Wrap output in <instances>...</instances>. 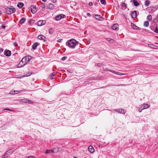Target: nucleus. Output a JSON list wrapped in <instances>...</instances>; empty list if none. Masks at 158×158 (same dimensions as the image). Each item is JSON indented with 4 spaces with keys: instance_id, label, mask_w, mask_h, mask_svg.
Segmentation results:
<instances>
[{
    "instance_id": "1",
    "label": "nucleus",
    "mask_w": 158,
    "mask_h": 158,
    "mask_svg": "<svg viewBox=\"0 0 158 158\" xmlns=\"http://www.w3.org/2000/svg\"><path fill=\"white\" fill-rule=\"evenodd\" d=\"M77 41L74 39H72L69 40L68 43V45L69 47L74 48L76 44Z\"/></svg>"
},
{
    "instance_id": "2",
    "label": "nucleus",
    "mask_w": 158,
    "mask_h": 158,
    "mask_svg": "<svg viewBox=\"0 0 158 158\" xmlns=\"http://www.w3.org/2000/svg\"><path fill=\"white\" fill-rule=\"evenodd\" d=\"M16 11L15 8L11 6L10 7H7L5 9V11L7 14H10L11 13H14Z\"/></svg>"
},
{
    "instance_id": "3",
    "label": "nucleus",
    "mask_w": 158,
    "mask_h": 158,
    "mask_svg": "<svg viewBox=\"0 0 158 158\" xmlns=\"http://www.w3.org/2000/svg\"><path fill=\"white\" fill-rule=\"evenodd\" d=\"M30 59L28 57L25 56L22 59V61L25 64L30 61Z\"/></svg>"
},
{
    "instance_id": "4",
    "label": "nucleus",
    "mask_w": 158,
    "mask_h": 158,
    "mask_svg": "<svg viewBox=\"0 0 158 158\" xmlns=\"http://www.w3.org/2000/svg\"><path fill=\"white\" fill-rule=\"evenodd\" d=\"M111 27L112 29L116 31H118L119 29L118 25L117 24H114Z\"/></svg>"
},
{
    "instance_id": "5",
    "label": "nucleus",
    "mask_w": 158,
    "mask_h": 158,
    "mask_svg": "<svg viewBox=\"0 0 158 158\" xmlns=\"http://www.w3.org/2000/svg\"><path fill=\"white\" fill-rule=\"evenodd\" d=\"M64 15L60 14L56 16L55 17V19L56 20L58 21L60 20L61 18H64Z\"/></svg>"
},
{
    "instance_id": "6",
    "label": "nucleus",
    "mask_w": 158,
    "mask_h": 158,
    "mask_svg": "<svg viewBox=\"0 0 158 158\" xmlns=\"http://www.w3.org/2000/svg\"><path fill=\"white\" fill-rule=\"evenodd\" d=\"M31 12L32 13L34 14L36 13L37 10L35 6H31Z\"/></svg>"
},
{
    "instance_id": "7",
    "label": "nucleus",
    "mask_w": 158,
    "mask_h": 158,
    "mask_svg": "<svg viewBox=\"0 0 158 158\" xmlns=\"http://www.w3.org/2000/svg\"><path fill=\"white\" fill-rule=\"evenodd\" d=\"M93 17L95 18L96 19L98 20H102V17L101 16L98 15H93Z\"/></svg>"
},
{
    "instance_id": "8",
    "label": "nucleus",
    "mask_w": 158,
    "mask_h": 158,
    "mask_svg": "<svg viewBox=\"0 0 158 158\" xmlns=\"http://www.w3.org/2000/svg\"><path fill=\"white\" fill-rule=\"evenodd\" d=\"M45 21H39L38 22L37 25L39 26H41L45 23Z\"/></svg>"
},
{
    "instance_id": "9",
    "label": "nucleus",
    "mask_w": 158,
    "mask_h": 158,
    "mask_svg": "<svg viewBox=\"0 0 158 158\" xmlns=\"http://www.w3.org/2000/svg\"><path fill=\"white\" fill-rule=\"evenodd\" d=\"M88 150L89 152L91 153H93L94 151V149L91 145L89 146L88 147Z\"/></svg>"
},
{
    "instance_id": "10",
    "label": "nucleus",
    "mask_w": 158,
    "mask_h": 158,
    "mask_svg": "<svg viewBox=\"0 0 158 158\" xmlns=\"http://www.w3.org/2000/svg\"><path fill=\"white\" fill-rule=\"evenodd\" d=\"M131 16L132 18H135L137 16L136 11L135 10L133 11L131 14Z\"/></svg>"
},
{
    "instance_id": "11",
    "label": "nucleus",
    "mask_w": 158,
    "mask_h": 158,
    "mask_svg": "<svg viewBox=\"0 0 158 158\" xmlns=\"http://www.w3.org/2000/svg\"><path fill=\"white\" fill-rule=\"evenodd\" d=\"M61 150V148H54L52 150V151H53V152H56L58 151H60Z\"/></svg>"
},
{
    "instance_id": "12",
    "label": "nucleus",
    "mask_w": 158,
    "mask_h": 158,
    "mask_svg": "<svg viewBox=\"0 0 158 158\" xmlns=\"http://www.w3.org/2000/svg\"><path fill=\"white\" fill-rule=\"evenodd\" d=\"M25 64L24 63H23V62L22 61V60H21V61H20L19 64H18V66L19 68H20L23 66L24 65H25Z\"/></svg>"
},
{
    "instance_id": "13",
    "label": "nucleus",
    "mask_w": 158,
    "mask_h": 158,
    "mask_svg": "<svg viewBox=\"0 0 158 158\" xmlns=\"http://www.w3.org/2000/svg\"><path fill=\"white\" fill-rule=\"evenodd\" d=\"M4 54L7 56H10L11 55V52L9 50H7Z\"/></svg>"
},
{
    "instance_id": "14",
    "label": "nucleus",
    "mask_w": 158,
    "mask_h": 158,
    "mask_svg": "<svg viewBox=\"0 0 158 158\" xmlns=\"http://www.w3.org/2000/svg\"><path fill=\"white\" fill-rule=\"evenodd\" d=\"M38 39H39L42 40L44 41L45 40V36H43V35H40L38 36Z\"/></svg>"
},
{
    "instance_id": "15",
    "label": "nucleus",
    "mask_w": 158,
    "mask_h": 158,
    "mask_svg": "<svg viewBox=\"0 0 158 158\" xmlns=\"http://www.w3.org/2000/svg\"><path fill=\"white\" fill-rule=\"evenodd\" d=\"M48 8L52 10L53 9L54 7V5L52 3H50L48 4Z\"/></svg>"
},
{
    "instance_id": "16",
    "label": "nucleus",
    "mask_w": 158,
    "mask_h": 158,
    "mask_svg": "<svg viewBox=\"0 0 158 158\" xmlns=\"http://www.w3.org/2000/svg\"><path fill=\"white\" fill-rule=\"evenodd\" d=\"M107 40L109 41V42L110 43H111L112 44H114V41L113 39L108 38L107 39Z\"/></svg>"
},
{
    "instance_id": "17",
    "label": "nucleus",
    "mask_w": 158,
    "mask_h": 158,
    "mask_svg": "<svg viewBox=\"0 0 158 158\" xmlns=\"http://www.w3.org/2000/svg\"><path fill=\"white\" fill-rule=\"evenodd\" d=\"M13 152V149H10L6 152V154H8V155H9L11 154Z\"/></svg>"
},
{
    "instance_id": "18",
    "label": "nucleus",
    "mask_w": 158,
    "mask_h": 158,
    "mask_svg": "<svg viewBox=\"0 0 158 158\" xmlns=\"http://www.w3.org/2000/svg\"><path fill=\"white\" fill-rule=\"evenodd\" d=\"M109 71H110V72H112L113 73H114L115 74H118V75H124V74H123L122 73H120L117 72H115V71H113L111 70H109Z\"/></svg>"
},
{
    "instance_id": "19",
    "label": "nucleus",
    "mask_w": 158,
    "mask_h": 158,
    "mask_svg": "<svg viewBox=\"0 0 158 158\" xmlns=\"http://www.w3.org/2000/svg\"><path fill=\"white\" fill-rule=\"evenodd\" d=\"M26 18H22L20 20V21H19V23H21V24H23V23L26 20Z\"/></svg>"
},
{
    "instance_id": "20",
    "label": "nucleus",
    "mask_w": 158,
    "mask_h": 158,
    "mask_svg": "<svg viewBox=\"0 0 158 158\" xmlns=\"http://www.w3.org/2000/svg\"><path fill=\"white\" fill-rule=\"evenodd\" d=\"M21 91H16V90H14V91H11L10 92V94H14V93H15V94H19V92H21Z\"/></svg>"
},
{
    "instance_id": "21",
    "label": "nucleus",
    "mask_w": 158,
    "mask_h": 158,
    "mask_svg": "<svg viewBox=\"0 0 158 158\" xmlns=\"http://www.w3.org/2000/svg\"><path fill=\"white\" fill-rule=\"evenodd\" d=\"M117 111H118L120 113L125 114V110H124L123 109H118L117 110Z\"/></svg>"
},
{
    "instance_id": "22",
    "label": "nucleus",
    "mask_w": 158,
    "mask_h": 158,
    "mask_svg": "<svg viewBox=\"0 0 158 158\" xmlns=\"http://www.w3.org/2000/svg\"><path fill=\"white\" fill-rule=\"evenodd\" d=\"M143 106L142 109H143L148 108L149 107L148 105L147 104H143V106Z\"/></svg>"
},
{
    "instance_id": "23",
    "label": "nucleus",
    "mask_w": 158,
    "mask_h": 158,
    "mask_svg": "<svg viewBox=\"0 0 158 158\" xmlns=\"http://www.w3.org/2000/svg\"><path fill=\"white\" fill-rule=\"evenodd\" d=\"M133 2L134 3V6H136L139 5V3L137 1H136L135 0H133Z\"/></svg>"
},
{
    "instance_id": "24",
    "label": "nucleus",
    "mask_w": 158,
    "mask_h": 158,
    "mask_svg": "<svg viewBox=\"0 0 158 158\" xmlns=\"http://www.w3.org/2000/svg\"><path fill=\"white\" fill-rule=\"evenodd\" d=\"M38 45V43H35L34 44L32 45V48L33 49L35 50L36 49V47Z\"/></svg>"
},
{
    "instance_id": "25",
    "label": "nucleus",
    "mask_w": 158,
    "mask_h": 158,
    "mask_svg": "<svg viewBox=\"0 0 158 158\" xmlns=\"http://www.w3.org/2000/svg\"><path fill=\"white\" fill-rule=\"evenodd\" d=\"M23 6V4L22 2H19L17 5V6L20 8H21Z\"/></svg>"
},
{
    "instance_id": "26",
    "label": "nucleus",
    "mask_w": 158,
    "mask_h": 158,
    "mask_svg": "<svg viewBox=\"0 0 158 158\" xmlns=\"http://www.w3.org/2000/svg\"><path fill=\"white\" fill-rule=\"evenodd\" d=\"M144 26L145 27H148L149 26V23L148 21H145L144 22Z\"/></svg>"
},
{
    "instance_id": "27",
    "label": "nucleus",
    "mask_w": 158,
    "mask_h": 158,
    "mask_svg": "<svg viewBox=\"0 0 158 158\" xmlns=\"http://www.w3.org/2000/svg\"><path fill=\"white\" fill-rule=\"evenodd\" d=\"M53 151L52 150H47L45 152V153H53L52 152Z\"/></svg>"
},
{
    "instance_id": "28",
    "label": "nucleus",
    "mask_w": 158,
    "mask_h": 158,
    "mask_svg": "<svg viewBox=\"0 0 158 158\" xmlns=\"http://www.w3.org/2000/svg\"><path fill=\"white\" fill-rule=\"evenodd\" d=\"M145 4L146 6H148L150 4V2L148 0H147L145 2Z\"/></svg>"
},
{
    "instance_id": "29",
    "label": "nucleus",
    "mask_w": 158,
    "mask_h": 158,
    "mask_svg": "<svg viewBox=\"0 0 158 158\" xmlns=\"http://www.w3.org/2000/svg\"><path fill=\"white\" fill-rule=\"evenodd\" d=\"M147 19L149 21H151L152 19V17L151 15H148L147 17Z\"/></svg>"
},
{
    "instance_id": "30",
    "label": "nucleus",
    "mask_w": 158,
    "mask_h": 158,
    "mask_svg": "<svg viewBox=\"0 0 158 158\" xmlns=\"http://www.w3.org/2000/svg\"><path fill=\"white\" fill-rule=\"evenodd\" d=\"M54 31V30L52 28H50L49 29V33L51 34H52Z\"/></svg>"
},
{
    "instance_id": "31",
    "label": "nucleus",
    "mask_w": 158,
    "mask_h": 158,
    "mask_svg": "<svg viewBox=\"0 0 158 158\" xmlns=\"http://www.w3.org/2000/svg\"><path fill=\"white\" fill-rule=\"evenodd\" d=\"M101 2L103 4H106L105 0H100Z\"/></svg>"
},
{
    "instance_id": "32",
    "label": "nucleus",
    "mask_w": 158,
    "mask_h": 158,
    "mask_svg": "<svg viewBox=\"0 0 158 158\" xmlns=\"http://www.w3.org/2000/svg\"><path fill=\"white\" fill-rule=\"evenodd\" d=\"M41 7L43 10H44L45 8V5L43 3L41 5Z\"/></svg>"
},
{
    "instance_id": "33",
    "label": "nucleus",
    "mask_w": 158,
    "mask_h": 158,
    "mask_svg": "<svg viewBox=\"0 0 158 158\" xmlns=\"http://www.w3.org/2000/svg\"><path fill=\"white\" fill-rule=\"evenodd\" d=\"M143 106H141L140 107L139 109V112H140L142 111V110L143 109H142Z\"/></svg>"
},
{
    "instance_id": "34",
    "label": "nucleus",
    "mask_w": 158,
    "mask_h": 158,
    "mask_svg": "<svg viewBox=\"0 0 158 158\" xmlns=\"http://www.w3.org/2000/svg\"><path fill=\"white\" fill-rule=\"evenodd\" d=\"M29 22L30 24H32L34 23V20H31L29 21Z\"/></svg>"
},
{
    "instance_id": "35",
    "label": "nucleus",
    "mask_w": 158,
    "mask_h": 158,
    "mask_svg": "<svg viewBox=\"0 0 158 158\" xmlns=\"http://www.w3.org/2000/svg\"><path fill=\"white\" fill-rule=\"evenodd\" d=\"M55 76V74H54V73H53L52 75H51V77L52 79L54 78L53 77Z\"/></svg>"
},
{
    "instance_id": "36",
    "label": "nucleus",
    "mask_w": 158,
    "mask_h": 158,
    "mask_svg": "<svg viewBox=\"0 0 158 158\" xmlns=\"http://www.w3.org/2000/svg\"><path fill=\"white\" fill-rule=\"evenodd\" d=\"M67 58V56H64V57H63L62 58H61V60H63V61H64Z\"/></svg>"
},
{
    "instance_id": "37",
    "label": "nucleus",
    "mask_w": 158,
    "mask_h": 158,
    "mask_svg": "<svg viewBox=\"0 0 158 158\" xmlns=\"http://www.w3.org/2000/svg\"><path fill=\"white\" fill-rule=\"evenodd\" d=\"M122 6L123 7H126V5L125 3H123L122 4Z\"/></svg>"
},
{
    "instance_id": "38",
    "label": "nucleus",
    "mask_w": 158,
    "mask_h": 158,
    "mask_svg": "<svg viewBox=\"0 0 158 158\" xmlns=\"http://www.w3.org/2000/svg\"><path fill=\"white\" fill-rule=\"evenodd\" d=\"M102 65L103 64L101 63H98L97 64V66L99 67H101L102 66Z\"/></svg>"
},
{
    "instance_id": "39",
    "label": "nucleus",
    "mask_w": 158,
    "mask_h": 158,
    "mask_svg": "<svg viewBox=\"0 0 158 158\" xmlns=\"http://www.w3.org/2000/svg\"><path fill=\"white\" fill-rule=\"evenodd\" d=\"M154 32L156 33H158V29L157 27L156 28Z\"/></svg>"
},
{
    "instance_id": "40",
    "label": "nucleus",
    "mask_w": 158,
    "mask_h": 158,
    "mask_svg": "<svg viewBox=\"0 0 158 158\" xmlns=\"http://www.w3.org/2000/svg\"><path fill=\"white\" fill-rule=\"evenodd\" d=\"M5 110H9V111H14V110H11V109H10L6 108Z\"/></svg>"
},
{
    "instance_id": "41",
    "label": "nucleus",
    "mask_w": 158,
    "mask_h": 158,
    "mask_svg": "<svg viewBox=\"0 0 158 158\" xmlns=\"http://www.w3.org/2000/svg\"><path fill=\"white\" fill-rule=\"evenodd\" d=\"M30 73H28V74L27 73L23 77H28L30 76Z\"/></svg>"
},
{
    "instance_id": "42",
    "label": "nucleus",
    "mask_w": 158,
    "mask_h": 158,
    "mask_svg": "<svg viewBox=\"0 0 158 158\" xmlns=\"http://www.w3.org/2000/svg\"><path fill=\"white\" fill-rule=\"evenodd\" d=\"M116 85L117 86H125V85H123V84H120V85Z\"/></svg>"
},
{
    "instance_id": "43",
    "label": "nucleus",
    "mask_w": 158,
    "mask_h": 158,
    "mask_svg": "<svg viewBox=\"0 0 158 158\" xmlns=\"http://www.w3.org/2000/svg\"><path fill=\"white\" fill-rule=\"evenodd\" d=\"M28 101V102L29 103L32 104V103H33V102L32 101Z\"/></svg>"
},
{
    "instance_id": "44",
    "label": "nucleus",
    "mask_w": 158,
    "mask_h": 158,
    "mask_svg": "<svg viewBox=\"0 0 158 158\" xmlns=\"http://www.w3.org/2000/svg\"><path fill=\"white\" fill-rule=\"evenodd\" d=\"M3 48H0V52H3Z\"/></svg>"
},
{
    "instance_id": "45",
    "label": "nucleus",
    "mask_w": 158,
    "mask_h": 158,
    "mask_svg": "<svg viewBox=\"0 0 158 158\" xmlns=\"http://www.w3.org/2000/svg\"><path fill=\"white\" fill-rule=\"evenodd\" d=\"M14 45L15 46H16L17 45V43L16 42H15L14 43Z\"/></svg>"
},
{
    "instance_id": "46",
    "label": "nucleus",
    "mask_w": 158,
    "mask_h": 158,
    "mask_svg": "<svg viewBox=\"0 0 158 158\" xmlns=\"http://www.w3.org/2000/svg\"><path fill=\"white\" fill-rule=\"evenodd\" d=\"M6 157H7L9 155H8V154H6V152L5 153V154L4 155Z\"/></svg>"
},
{
    "instance_id": "47",
    "label": "nucleus",
    "mask_w": 158,
    "mask_h": 158,
    "mask_svg": "<svg viewBox=\"0 0 158 158\" xmlns=\"http://www.w3.org/2000/svg\"><path fill=\"white\" fill-rule=\"evenodd\" d=\"M89 6H92L93 5V3L92 2H89Z\"/></svg>"
},
{
    "instance_id": "48",
    "label": "nucleus",
    "mask_w": 158,
    "mask_h": 158,
    "mask_svg": "<svg viewBox=\"0 0 158 158\" xmlns=\"http://www.w3.org/2000/svg\"><path fill=\"white\" fill-rule=\"evenodd\" d=\"M62 40L61 39H59L58 40H57V42H60Z\"/></svg>"
},
{
    "instance_id": "49",
    "label": "nucleus",
    "mask_w": 158,
    "mask_h": 158,
    "mask_svg": "<svg viewBox=\"0 0 158 158\" xmlns=\"http://www.w3.org/2000/svg\"><path fill=\"white\" fill-rule=\"evenodd\" d=\"M56 1L57 0H52V2L54 3L56 2Z\"/></svg>"
},
{
    "instance_id": "50",
    "label": "nucleus",
    "mask_w": 158,
    "mask_h": 158,
    "mask_svg": "<svg viewBox=\"0 0 158 158\" xmlns=\"http://www.w3.org/2000/svg\"><path fill=\"white\" fill-rule=\"evenodd\" d=\"M148 45L151 47H154V45H153L150 44L149 45Z\"/></svg>"
},
{
    "instance_id": "51",
    "label": "nucleus",
    "mask_w": 158,
    "mask_h": 158,
    "mask_svg": "<svg viewBox=\"0 0 158 158\" xmlns=\"http://www.w3.org/2000/svg\"><path fill=\"white\" fill-rule=\"evenodd\" d=\"M132 26V27L134 28H135V27H136V26L134 24H133V26Z\"/></svg>"
},
{
    "instance_id": "52",
    "label": "nucleus",
    "mask_w": 158,
    "mask_h": 158,
    "mask_svg": "<svg viewBox=\"0 0 158 158\" xmlns=\"http://www.w3.org/2000/svg\"><path fill=\"white\" fill-rule=\"evenodd\" d=\"M87 15H88V16L89 17H90V16H91V15H90V14L89 13H87Z\"/></svg>"
},
{
    "instance_id": "53",
    "label": "nucleus",
    "mask_w": 158,
    "mask_h": 158,
    "mask_svg": "<svg viewBox=\"0 0 158 158\" xmlns=\"http://www.w3.org/2000/svg\"><path fill=\"white\" fill-rule=\"evenodd\" d=\"M2 28L4 29V28H6V27L5 26L2 25Z\"/></svg>"
},
{
    "instance_id": "54",
    "label": "nucleus",
    "mask_w": 158,
    "mask_h": 158,
    "mask_svg": "<svg viewBox=\"0 0 158 158\" xmlns=\"http://www.w3.org/2000/svg\"><path fill=\"white\" fill-rule=\"evenodd\" d=\"M28 158H33V157L32 156H30L28 157Z\"/></svg>"
},
{
    "instance_id": "55",
    "label": "nucleus",
    "mask_w": 158,
    "mask_h": 158,
    "mask_svg": "<svg viewBox=\"0 0 158 158\" xmlns=\"http://www.w3.org/2000/svg\"><path fill=\"white\" fill-rule=\"evenodd\" d=\"M6 157L4 155H3L2 158H6Z\"/></svg>"
},
{
    "instance_id": "56",
    "label": "nucleus",
    "mask_w": 158,
    "mask_h": 158,
    "mask_svg": "<svg viewBox=\"0 0 158 158\" xmlns=\"http://www.w3.org/2000/svg\"><path fill=\"white\" fill-rule=\"evenodd\" d=\"M42 1L44 2H46L47 1V0H42Z\"/></svg>"
},
{
    "instance_id": "57",
    "label": "nucleus",
    "mask_w": 158,
    "mask_h": 158,
    "mask_svg": "<svg viewBox=\"0 0 158 158\" xmlns=\"http://www.w3.org/2000/svg\"><path fill=\"white\" fill-rule=\"evenodd\" d=\"M2 14V11L0 10V15H1Z\"/></svg>"
},
{
    "instance_id": "58",
    "label": "nucleus",
    "mask_w": 158,
    "mask_h": 158,
    "mask_svg": "<svg viewBox=\"0 0 158 158\" xmlns=\"http://www.w3.org/2000/svg\"><path fill=\"white\" fill-rule=\"evenodd\" d=\"M106 70H107V71H109V70H109V69H106Z\"/></svg>"
},
{
    "instance_id": "59",
    "label": "nucleus",
    "mask_w": 158,
    "mask_h": 158,
    "mask_svg": "<svg viewBox=\"0 0 158 158\" xmlns=\"http://www.w3.org/2000/svg\"><path fill=\"white\" fill-rule=\"evenodd\" d=\"M157 17H158V15H157Z\"/></svg>"
}]
</instances>
